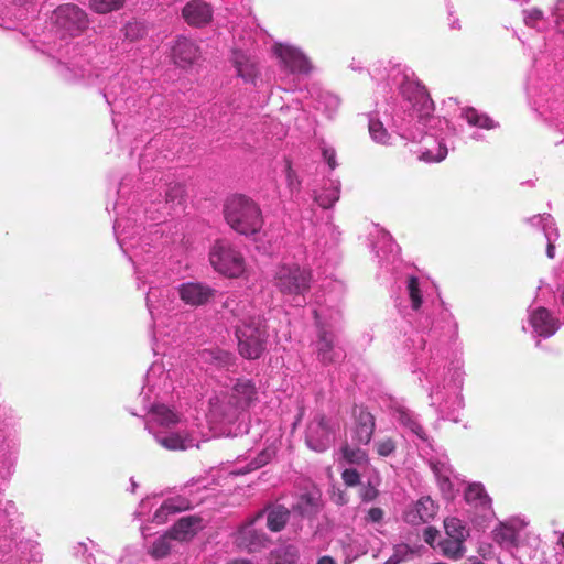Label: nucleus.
<instances>
[{
  "mask_svg": "<svg viewBox=\"0 0 564 564\" xmlns=\"http://www.w3.org/2000/svg\"><path fill=\"white\" fill-rule=\"evenodd\" d=\"M333 433L324 416H316L307 426L306 444L315 452H323L332 443Z\"/></svg>",
  "mask_w": 564,
  "mask_h": 564,
  "instance_id": "obj_13",
  "label": "nucleus"
},
{
  "mask_svg": "<svg viewBox=\"0 0 564 564\" xmlns=\"http://www.w3.org/2000/svg\"><path fill=\"white\" fill-rule=\"evenodd\" d=\"M530 323L539 336L550 337L556 332V323L544 307L533 311Z\"/></svg>",
  "mask_w": 564,
  "mask_h": 564,
  "instance_id": "obj_22",
  "label": "nucleus"
},
{
  "mask_svg": "<svg viewBox=\"0 0 564 564\" xmlns=\"http://www.w3.org/2000/svg\"><path fill=\"white\" fill-rule=\"evenodd\" d=\"M275 452H276L275 445L274 444L269 445L268 447L262 449L257 455V457L252 458V460L249 464L248 468L239 469L236 473L237 474H246V473H249L251 470H254V469H258V468L264 466L265 464H268L273 458V456L275 455Z\"/></svg>",
  "mask_w": 564,
  "mask_h": 564,
  "instance_id": "obj_33",
  "label": "nucleus"
},
{
  "mask_svg": "<svg viewBox=\"0 0 564 564\" xmlns=\"http://www.w3.org/2000/svg\"><path fill=\"white\" fill-rule=\"evenodd\" d=\"M444 528L448 539L465 541L468 532L463 521L457 518H447L444 520Z\"/></svg>",
  "mask_w": 564,
  "mask_h": 564,
  "instance_id": "obj_34",
  "label": "nucleus"
},
{
  "mask_svg": "<svg viewBox=\"0 0 564 564\" xmlns=\"http://www.w3.org/2000/svg\"><path fill=\"white\" fill-rule=\"evenodd\" d=\"M183 186L181 184H172L169 185L166 192H165V202L167 204H174L180 203L181 198L183 197Z\"/></svg>",
  "mask_w": 564,
  "mask_h": 564,
  "instance_id": "obj_44",
  "label": "nucleus"
},
{
  "mask_svg": "<svg viewBox=\"0 0 564 564\" xmlns=\"http://www.w3.org/2000/svg\"><path fill=\"white\" fill-rule=\"evenodd\" d=\"M355 487H358V496L364 502H370L375 500L379 491L375 484L368 481L367 485L361 484L359 474L355 470Z\"/></svg>",
  "mask_w": 564,
  "mask_h": 564,
  "instance_id": "obj_36",
  "label": "nucleus"
},
{
  "mask_svg": "<svg viewBox=\"0 0 564 564\" xmlns=\"http://www.w3.org/2000/svg\"><path fill=\"white\" fill-rule=\"evenodd\" d=\"M183 17L188 24L200 26L210 22L213 11L203 0H193L184 7Z\"/></svg>",
  "mask_w": 564,
  "mask_h": 564,
  "instance_id": "obj_21",
  "label": "nucleus"
},
{
  "mask_svg": "<svg viewBox=\"0 0 564 564\" xmlns=\"http://www.w3.org/2000/svg\"><path fill=\"white\" fill-rule=\"evenodd\" d=\"M148 503H149L148 501H142V503H141V508H142V509H143V508H145V507L148 506Z\"/></svg>",
  "mask_w": 564,
  "mask_h": 564,
  "instance_id": "obj_58",
  "label": "nucleus"
},
{
  "mask_svg": "<svg viewBox=\"0 0 564 564\" xmlns=\"http://www.w3.org/2000/svg\"><path fill=\"white\" fill-rule=\"evenodd\" d=\"M124 0H90V7L98 13H108L123 6Z\"/></svg>",
  "mask_w": 564,
  "mask_h": 564,
  "instance_id": "obj_38",
  "label": "nucleus"
},
{
  "mask_svg": "<svg viewBox=\"0 0 564 564\" xmlns=\"http://www.w3.org/2000/svg\"><path fill=\"white\" fill-rule=\"evenodd\" d=\"M74 554L82 557L87 564H107L102 561V554L96 549L93 541L79 542L74 546ZM140 551L138 547L128 546L117 564H140Z\"/></svg>",
  "mask_w": 564,
  "mask_h": 564,
  "instance_id": "obj_10",
  "label": "nucleus"
},
{
  "mask_svg": "<svg viewBox=\"0 0 564 564\" xmlns=\"http://www.w3.org/2000/svg\"><path fill=\"white\" fill-rule=\"evenodd\" d=\"M224 214L227 224L240 235H254L263 225L259 206L243 195L229 197L225 204Z\"/></svg>",
  "mask_w": 564,
  "mask_h": 564,
  "instance_id": "obj_4",
  "label": "nucleus"
},
{
  "mask_svg": "<svg viewBox=\"0 0 564 564\" xmlns=\"http://www.w3.org/2000/svg\"><path fill=\"white\" fill-rule=\"evenodd\" d=\"M375 416L365 410L359 412L355 424V436L360 443L368 444L375 431Z\"/></svg>",
  "mask_w": 564,
  "mask_h": 564,
  "instance_id": "obj_23",
  "label": "nucleus"
},
{
  "mask_svg": "<svg viewBox=\"0 0 564 564\" xmlns=\"http://www.w3.org/2000/svg\"><path fill=\"white\" fill-rule=\"evenodd\" d=\"M401 94L420 117H430L434 111V102L426 87L421 83L405 80L401 86Z\"/></svg>",
  "mask_w": 564,
  "mask_h": 564,
  "instance_id": "obj_11",
  "label": "nucleus"
},
{
  "mask_svg": "<svg viewBox=\"0 0 564 564\" xmlns=\"http://www.w3.org/2000/svg\"><path fill=\"white\" fill-rule=\"evenodd\" d=\"M184 508H185L184 502H178L175 499H169V500L164 501L160 506V508L155 511V513L152 518V521L158 524H162V523L166 522L170 514L181 511Z\"/></svg>",
  "mask_w": 564,
  "mask_h": 564,
  "instance_id": "obj_32",
  "label": "nucleus"
},
{
  "mask_svg": "<svg viewBox=\"0 0 564 564\" xmlns=\"http://www.w3.org/2000/svg\"><path fill=\"white\" fill-rule=\"evenodd\" d=\"M464 118L473 126L480 129L491 130L497 127V123L488 115L478 112L475 108H466L464 110Z\"/></svg>",
  "mask_w": 564,
  "mask_h": 564,
  "instance_id": "obj_30",
  "label": "nucleus"
},
{
  "mask_svg": "<svg viewBox=\"0 0 564 564\" xmlns=\"http://www.w3.org/2000/svg\"><path fill=\"white\" fill-rule=\"evenodd\" d=\"M200 529L202 520L199 518L193 516L184 517L173 525L169 534L176 543L183 544L192 540Z\"/></svg>",
  "mask_w": 564,
  "mask_h": 564,
  "instance_id": "obj_20",
  "label": "nucleus"
},
{
  "mask_svg": "<svg viewBox=\"0 0 564 564\" xmlns=\"http://www.w3.org/2000/svg\"><path fill=\"white\" fill-rule=\"evenodd\" d=\"M494 540L503 547H517L519 545V531L510 524L500 523L492 532Z\"/></svg>",
  "mask_w": 564,
  "mask_h": 564,
  "instance_id": "obj_25",
  "label": "nucleus"
},
{
  "mask_svg": "<svg viewBox=\"0 0 564 564\" xmlns=\"http://www.w3.org/2000/svg\"><path fill=\"white\" fill-rule=\"evenodd\" d=\"M408 291L411 300L412 308L419 310L422 305V296L416 276H410L408 280Z\"/></svg>",
  "mask_w": 564,
  "mask_h": 564,
  "instance_id": "obj_39",
  "label": "nucleus"
},
{
  "mask_svg": "<svg viewBox=\"0 0 564 564\" xmlns=\"http://www.w3.org/2000/svg\"><path fill=\"white\" fill-rule=\"evenodd\" d=\"M258 401V390L248 379H239L229 391L209 399V415L214 421L231 420Z\"/></svg>",
  "mask_w": 564,
  "mask_h": 564,
  "instance_id": "obj_2",
  "label": "nucleus"
},
{
  "mask_svg": "<svg viewBox=\"0 0 564 564\" xmlns=\"http://www.w3.org/2000/svg\"><path fill=\"white\" fill-rule=\"evenodd\" d=\"M443 554L452 560H459L464 556L465 546L464 541L446 538L441 542Z\"/></svg>",
  "mask_w": 564,
  "mask_h": 564,
  "instance_id": "obj_35",
  "label": "nucleus"
},
{
  "mask_svg": "<svg viewBox=\"0 0 564 564\" xmlns=\"http://www.w3.org/2000/svg\"><path fill=\"white\" fill-rule=\"evenodd\" d=\"M273 53L280 64L292 74L308 75L313 69L310 58L293 45L276 43L273 46Z\"/></svg>",
  "mask_w": 564,
  "mask_h": 564,
  "instance_id": "obj_9",
  "label": "nucleus"
},
{
  "mask_svg": "<svg viewBox=\"0 0 564 564\" xmlns=\"http://www.w3.org/2000/svg\"><path fill=\"white\" fill-rule=\"evenodd\" d=\"M395 442L390 438H383L376 443V449L379 456L388 457L395 451Z\"/></svg>",
  "mask_w": 564,
  "mask_h": 564,
  "instance_id": "obj_43",
  "label": "nucleus"
},
{
  "mask_svg": "<svg viewBox=\"0 0 564 564\" xmlns=\"http://www.w3.org/2000/svg\"><path fill=\"white\" fill-rule=\"evenodd\" d=\"M204 361L215 364L216 366H226L230 360V355L223 350H204L200 352Z\"/></svg>",
  "mask_w": 564,
  "mask_h": 564,
  "instance_id": "obj_37",
  "label": "nucleus"
},
{
  "mask_svg": "<svg viewBox=\"0 0 564 564\" xmlns=\"http://www.w3.org/2000/svg\"><path fill=\"white\" fill-rule=\"evenodd\" d=\"M465 564H485V563L478 558H471V560H468V562H466Z\"/></svg>",
  "mask_w": 564,
  "mask_h": 564,
  "instance_id": "obj_56",
  "label": "nucleus"
},
{
  "mask_svg": "<svg viewBox=\"0 0 564 564\" xmlns=\"http://www.w3.org/2000/svg\"><path fill=\"white\" fill-rule=\"evenodd\" d=\"M147 306L154 322L175 307L174 295L169 289L150 288L147 294Z\"/></svg>",
  "mask_w": 564,
  "mask_h": 564,
  "instance_id": "obj_15",
  "label": "nucleus"
},
{
  "mask_svg": "<svg viewBox=\"0 0 564 564\" xmlns=\"http://www.w3.org/2000/svg\"><path fill=\"white\" fill-rule=\"evenodd\" d=\"M234 314L237 317L236 337L240 355L247 359L259 358L268 338L263 319L247 305Z\"/></svg>",
  "mask_w": 564,
  "mask_h": 564,
  "instance_id": "obj_3",
  "label": "nucleus"
},
{
  "mask_svg": "<svg viewBox=\"0 0 564 564\" xmlns=\"http://www.w3.org/2000/svg\"><path fill=\"white\" fill-rule=\"evenodd\" d=\"M299 558L300 551L296 545L282 544L271 552L269 564H296Z\"/></svg>",
  "mask_w": 564,
  "mask_h": 564,
  "instance_id": "obj_24",
  "label": "nucleus"
},
{
  "mask_svg": "<svg viewBox=\"0 0 564 564\" xmlns=\"http://www.w3.org/2000/svg\"><path fill=\"white\" fill-rule=\"evenodd\" d=\"M169 378L170 373L165 371L162 364L154 362L147 372L145 387L141 393L147 400L144 403V409L148 411L145 427L155 442L167 451L198 448L200 440L197 433L184 424L178 414L164 404H154L148 400V394L155 389L170 388Z\"/></svg>",
  "mask_w": 564,
  "mask_h": 564,
  "instance_id": "obj_1",
  "label": "nucleus"
},
{
  "mask_svg": "<svg viewBox=\"0 0 564 564\" xmlns=\"http://www.w3.org/2000/svg\"><path fill=\"white\" fill-rule=\"evenodd\" d=\"M437 509V505L431 497H422L404 511L403 519L411 525L427 523L434 519Z\"/></svg>",
  "mask_w": 564,
  "mask_h": 564,
  "instance_id": "obj_16",
  "label": "nucleus"
},
{
  "mask_svg": "<svg viewBox=\"0 0 564 564\" xmlns=\"http://www.w3.org/2000/svg\"><path fill=\"white\" fill-rule=\"evenodd\" d=\"M339 198V185L336 181H328L322 193L315 194V202L323 208H329Z\"/></svg>",
  "mask_w": 564,
  "mask_h": 564,
  "instance_id": "obj_28",
  "label": "nucleus"
},
{
  "mask_svg": "<svg viewBox=\"0 0 564 564\" xmlns=\"http://www.w3.org/2000/svg\"><path fill=\"white\" fill-rule=\"evenodd\" d=\"M318 356L324 362H330L339 357V350L334 347V337L332 334L323 332L316 343Z\"/></svg>",
  "mask_w": 564,
  "mask_h": 564,
  "instance_id": "obj_27",
  "label": "nucleus"
},
{
  "mask_svg": "<svg viewBox=\"0 0 564 564\" xmlns=\"http://www.w3.org/2000/svg\"><path fill=\"white\" fill-rule=\"evenodd\" d=\"M52 19L62 36H75L87 26L86 13L73 3L59 6Z\"/></svg>",
  "mask_w": 564,
  "mask_h": 564,
  "instance_id": "obj_8",
  "label": "nucleus"
},
{
  "mask_svg": "<svg viewBox=\"0 0 564 564\" xmlns=\"http://www.w3.org/2000/svg\"><path fill=\"white\" fill-rule=\"evenodd\" d=\"M143 230L142 224H138L135 212L130 213L129 216L120 217L115 223V232L117 240L122 251L129 254L131 261H135L138 258V248L140 247V240H135V236L140 235Z\"/></svg>",
  "mask_w": 564,
  "mask_h": 564,
  "instance_id": "obj_7",
  "label": "nucleus"
},
{
  "mask_svg": "<svg viewBox=\"0 0 564 564\" xmlns=\"http://www.w3.org/2000/svg\"><path fill=\"white\" fill-rule=\"evenodd\" d=\"M465 499L468 503L475 507L489 509L491 506V499L486 492L484 486L479 482L470 484L465 491Z\"/></svg>",
  "mask_w": 564,
  "mask_h": 564,
  "instance_id": "obj_26",
  "label": "nucleus"
},
{
  "mask_svg": "<svg viewBox=\"0 0 564 564\" xmlns=\"http://www.w3.org/2000/svg\"><path fill=\"white\" fill-rule=\"evenodd\" d=\"M383 510L379 507H372L368 510L366 517H365V521L368 523V522H371V523H378L382 520L383 518Z\"/></svg>",
  "mask_w": 564,
  "mask_h": 564,
  "instance_id": "obj_47",
  "label": "nucleus"
},
{
  "mask_svg": "<svg viewBox=\"0 0 564 564\" xmlns=\"http://www.w3.org/2000/svg\"><path fill=\"white\" fill-rule=\"evenodd\" d=\"M547 257L551 259L554 258V246L552 245H549L547 247Z\"/></svg>",
  "mask_w": 564,
  "mask_h": 564,
  "instance_id": "obj_54",
  "label": "nucleus"
},
{
  "mask_svg": "<svg viewBox=\"0 0 564 564\" xmlns=\"http://www.w3.org/2000/svg\"><path fill=\"white\" fill-rule=\"evenodd\" d=\"M319 501H321V495L317 490L310 491L307 494L302 495L296 505L295 508L299 510V512L303 516H311L315 512H317L319 508Z\"/></svg>",
  "mask_w": 564,
  "mask_h": 564,
  "instance_id": "obj_29",
  "label": "nucleus"
},
{
  "mask_svg": "<svg viewBox=\"0 0 564 564\" xmlns=\"http://www.w3.org/2000/svg\"><path fill=\"white\" fill-rule=\"evenodd\" d=\"M261 517L262 513H259L254 519H252L251 521L247 522L241 527L237 536V542L239 546L245 547L250 552H253L265 545V534L262 532H258L257 529L254 528V523Z\"/></svg>",
  "mask_w": 564,
  "mask_h": 564,
  "instance_id": "obj_18",
  "label": "nucleus"
},
{
  "mask_svg": "<svg viewBox=\"0 0 564 564\" xmlns=\"http://www.w3.org/2000/svg\"><path fill=\"white\" fill-rule=\"evenodd\" d=\"M213 268L229 278L240 276L246 269L241 253L227 240H217L209 251Z\"/></svg>",
  "mask_w": 564,
  "mask_h": 564,
  "instance_id": "obj_5",
  "label": "nucleus"
},
{
  "mask_svg": "<svg viewBox=\"0 0 564 564\" xmlns=\"http://www.w3.org/2000/svg\"><path fill=\"white\" fill-rule=\"evenodd\" d=\"M139 30H140L139 23H130L126 28V34L129 37L134 39L137 36V34H134V31H139Z\"/></svg>",
  "mask_w": 564,
  "mask_h": 564,
  "instance_id": "obj_51",
  "label": "nucleus"
},
{
  "mask_svg": "<svg viewBox=\"0 0 564 564\" xmlns=\"http://www.w3.org/2000/svg\"><path fill=\"white\" fill-rule=\"evenodd\" d=\"M343 460L345 463L343 464L344 469H343L341 476H343L345 484L348 487H350V486H352V469L350 467L345 466V464H348V465L352 464V452H350V449L348 447H345L343 449Z\"/></svg>",
  "mask_w": 564,
  "mask_h": 564,
  "instance_id": "obj_42",
  "label": "nucleus"
},
{
  "mask_svg": "<svg viewBox=\"0 0 564 564\" xmlns=\"http://www.w3.org/2000/svg\"><path fill=\"white\" fill-rule=\"evenodd\" d=\"M288 519L289 511L282 506H276L268 511L267 525L271 531L278 532L284 528Z\"/></svg>",
  "mask_w": 564,
  "mask_h": 564,
  "instance_id": "obj_31",
  "label": "nucleus"
},
{
  "mask_svg": "<svg viewBox=\"0 0 564 564\" xmlns=\"http://www.w3.org/2000/svg\"><path fill=\"white\" fill-rule=\"evenodd\" d=\"M332 499L337 505H345L348 502V496L340 489H334L332 492Z\"/></svg>",
  "mask_w": 564,
  "mask_h": 564,
  "instance_id": "obj_50",
  "label": "nucleus"
},
{
  "mask_svg": "<svg viewBox=\"0 0 564 564\" xmlns=\"http://www.w3.org/2000/svg\"><path fill=\"white\" fill-rule=\"evenodd\" d=\"M177 290L180 299L191 306L204 305L214 295L213 289L198 282L182 283Z\"/></svg>",
  "mask_w": 564,
  "mask_h": 564,
  "instance_id": "obj_17",
  "label": "nucleus"
},
{
  "mask_svg": "<svg viewBox=\"0 0 564 564\" xmlns=\"http://www.w3.org/2000/svg\"><path fill=\"white\" fill-rule=\"evenodd\" d=\"M368 130L375 141L379 143H386L388 141V132L379 120H369Z\"/></svg>",
  "mask_w": 564,
  "mask_h": 564,
  "instance_id": "obj_40",
  "label": "nucleus"
},
{
  "mask_svg": "<svg viewBox=\"0 0 564 564\" xmlns=\"http://www.w3.org/2000/svg\"><path fill=\"white\" fill-rule=\"evenodd\" d=\"M56 53L58 54L59 57H64L68 53V51H66V53L64 54L63 46L59 45V47L56 50Z\"/></svg>",
  "mask_w": 564,
  "mask_h": 564,
  "instance_id": "obj_57",
  "label": "nucleus"
},
{
  "mask_svg": "<svg viewBox=\"0 0 564 564\" xmlns=\"http://www.w3.org/2000/svg\"><path fill=\"white\" fill-rule=\"evenodd\" d=\"M172 56L175 64L181 67H187L198 61L200 53L198 46L193 41L186 37H178L172 47Z\"/></svg>",
  "mask_w": 564,
  "mask_h": 564,
  "instance_id": "obj_19",
  "label": "nucleus"
},
{
  "mask_svg": "<svg viewBox=\"0 0 564 564\" xmlns=\"http://www.w3.org/2000/svg\"><path fill=\"white\" fill-rule=\"evenodd\" d=\"M523 21L529 28H538L539 23L544 19V13L539 8H530L523 10Z\"/></svg>",
  "mask_w": 564,
  "mask_h": 564,
  "instance_id": "obj_41",
  "label": "nucleus"
},
{
  "mask_svg": "<svg viewBox=\"0 0 564 564\" xmlns=\"http://www.w3.org/2000/svg\"><path fill=\"white\" fill-rule=\"evenodd\" d=\"M447 155V148L443 144H438L437 153L433 154L430 150L422 153L421 160L426 162H441Z\"/></svg>",
  "mask_w": 564,
  "mask_h": 564,
  "instance_id": "obj_45",
  "label": "nucleus"
},
{
  "mask_svg": "<svg viewBox=\"0 0 564 564\" xmlns=\"http://www.w3.org/2000/svg\"><path fill=\"white\" fill-rule=\"evenodd\" d=\"M229 564H253V563H251L250 561H246V560H237V561H232Z\"/></svg>",
  "mask_w": 564,
  "mask_h": 564,
  "instance_id": "obj_55",
  "label": "nucleus"
},
{
  "mask_svg": "<svg viewBox=\"0 0 564 564\" xmlns=\"http://www.w3.org/2000/svg\"><path fill=\"white\" fill-rule=\"evenodd\" d=\"M184 544L176 543L169 534L158 538L149 547V555L154 560H171V564H181Z\"/></svg>",
  "mask_w": 564,
  "mask_h": 564,
  "instance_id": "obj_14",
  "label": "nucleus"
},
{
  "mask_svg": "<svg viewBox=\"0 0 564 564\" xmlns=\"http://www.w3.org/2000/svg\"><path fill=\"white\" fill-rule=\"evenodd\" d=\"M354 456H355V462H357L365 457V453L361 451H355Z\"/></svg>",
  "mask_w": 564,
  "mask_h": 564,
  "instance_id": "obj_53",
  "label": "nucleus"
},
{
  "mask_svg": "<svg viewBox=\"0 0 564 564\" xmlns=\"http://www.w3.org/2000/svg\"><path fill=\"white\" fill-rule=\"evenodd\" d=\"M437 535H438V531L435 528L427 527L424 529L423 539L427 544L432 545L434 543V541L436 540Z\"/></svg>",
  "mask_w": 564,
  "mask_h": 564,
  "instance_id": "obj_48",
  "label": "nucleus"
},
{
  "mask_svg": "<svg viewBox=\"0 0 564 564\" xmlns=\"http://www.w3.org/2000/svg\"><path fill=\"white\" fill-rule=\"evenodd\" d=\"M317 564H336V562L330 556H322L318 558Z\"/></svg>",
  "mask_w": 564,
  "mask_h": 564,
  "instance_id": "obj_52",
  "label": "nucleus"
},
{
  "mask_svg": "<svg viewBox=\"0 0 564 564\" xmlns=\"http://www.w3.org/2000/svg\"><path fill=\"white\" fill-rule=\"evenodd\" d=\"M554 15L556 29L564 35V0H558Z\"/></svg>",
  "mask_w": 564,
  "mask_h": 564,
  "instance_id": "obj_46",
  "label": "nucleus"
},
{
  "mask_svg": "<svg viewBox=\"0 0 564 564\" xmlns=\"http://www.w3.org/2000/svg\"><path fill=\"white\" fill-rule=\"evenodd\" d=\"M311 271L296 263L283 264L276 269L275 286L289 295H302L310 289Z\"/></svg>",
  "mask_w": 564,
  "mask_h": 564,
  "instance_id": "obj_6",
  "label": "nucleus"
},
{
  "mask_svg": "<svg viewBox=\"0 0 564 564\" xmlns=\"http://www.w3.org/2000/svg\"><path fill=\"white\" fill-rule=\"evenodd\" d=\"M322 153H323V158L328 163L329 167L334 169L336 166V163H335V150L332 149V148L325 147V148H323Z\"/></svg>",
  "mask_w": 564,
  "mask_h": 564,
  "instance_id": "obj_49",
  "label": "nucleus"
},
{
  "mask_svg": "<svg viewBox=\"0 0 564 564\" xmlns=\"http://www.w3.org/2000/svg\"><path fill=\"white\" fill-rule=\"evenodd\" d=\"M231 64L239 78L246 84L256 85L260 75L259 63L256 56L242 50H235L231 55Z\"/></svg>",
  "mask_w": 564,
  "mask_h": 564,
  "instance_id": "obj_12",
  "label": "nucleus"
}]
</instances>
